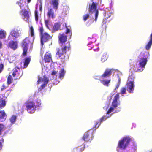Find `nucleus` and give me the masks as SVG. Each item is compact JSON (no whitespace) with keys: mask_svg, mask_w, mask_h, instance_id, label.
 Wrapping results in <instances>:
<instances>
[{"mask_svg":"<svg viewBox=\"0 0 152 152\" xmlns=\"http://www.w3.org/2000/svg\"><path fill=\"white\" fill-rule=\"evenodd\" d=\"M45 23L47 28L50 29L49 26L50 25V22L49 20H45Z\"/></svg>","mask_w":152,"mask_h":152,"instance_id":"nucleus-36","label":"nucleus"},{"mask_svg":"<svg viewBox=\"0 0 152 152\" xmlns=\"http://www.w3.org/2000/svg\"><path fill=\"white\" fill-rule=\"evenodd\" d=\"M149 55L148 52L145 53L144 56L141 54L139 56L138 61L134 63L131 67L132 72V70L137 72L142 71L145 68L147 61V57Z\"/></svg>","mask_w":152,"mask_h":152,"instance_id":"nucleus-1","label":"nucleus"},{"mask_svg":"<svg viewBox=\"0 0 152 152\" xmlns=\"http://www.w3.org/2000/svg\"><path fill=\"white\" fill-rule=\"evenodd\" d=\"M17 117L16 115H13L9 119V121L11 123V125L14 124L16 120Z\"/></svg>","mask_w":152,"mask_h":152,"instance_id":"nucleus-28","label":"nucleus"},{"mask_svg":"<svg viewBox=\"0 0 152 152\" xmlns=\"http://www.w3.org/2000/svg\"><path fill=\"white\" fill-rule=\"evenodd\" d=\"M30 58L29 57H28L26 58L24 62V68H26L28 66L30 61Z\"/></svg>","mask_w":152,"mask_h":152,"instance_id":"nucleus-30","label":"nucleus"},{"mask_svg":"<svg viewBox=\"0 0 152 152\" xmlns=\"http://www.w3.org/2000/svg\"><path fill=\"white\" fill-rule=\"evenodd\" d=\"M44 59L45 62H50L51 60V55L50 53L47 52L44 56Z\"/></svg>","mask_w":152,"mask_h":152,"instance_id":"nucleus-22","label":"nucleus"},{"mask_svg":"<svg viewBox=\"0 0 152 152\" xmlns=\"http://www.w3.org/2000/svg\"><path fill=\"white\" fill-rule=\"evenodd\" d=\"M113 94H110V99H111V97L113 95Z\"/></svg>","mask_w":152,"mask_h":152,"instance_id":"nucleus-51","label":"nucleus"},{"mask_svg":"<svg viewBox=\"0 0 152 152\" xmlns=\"http://www.w3.org/2000/svg\"><path fill=\"white\" fill-rule=\"evenodd\" d=\"M151 34H152V33H151Z\"/></svg>","mask_w":152,"mask_h":152,"instance_id":"nucleus-55","label":"nucleus"},{"mask_svg":"<svg viewBox=\"0 0 152 152\" xmlns=\"http://www.w3.org/2000/svg\"><path fill=\"white\" fill-rule=\"evenodd\" d=\"M61 25L59 23V22L55 23L53 27V30L54 31H56L59 29L61 30L65 27H66V23H64L62 25V27L61 26Z\"/></svg>","mask_w":152,"mask_h":152,"instance_id":"nucleus-16","label":"nucleus"},{"mask_svg":"<svg viewBox=\"0 0 152 152\" xmlns=\"http://www.w3.org/2000/svg\"><path fill=\"white\" fill-rule=\"evenodd\" d=\"M42 49L41 48V52H40V54H41V55L42 56L43 54V53L42 52Z\"/></svg>","mask_w":152,"mask_h":152,"instance_id":"nucleus-47","label":"nucleus"},{"mask_svg":"<svg viewBox=\"0 0 152 152\" xmlns=\"http://www.w3.org/2000/svg\"><path fill=\"white\" fill-rule=\"evenodd\" d=\"M4 140L2 138H1L0 140V151L2 149V145L1 143L3 142Z\"/></svg>","mask_w":152,"mask_h":152,"instance_id":"nucleus-40","label":"nucleus"},{"mask_svg":"<svg viewBox=\"0 0 152 152\" xmlns=\"http://www.w3.org/2000/svg\"><path fill=\"white\" fill-rule=\"evenodd\" d=\"M5 113L4 111H0V122H2L5 120Z\"/></svg>","mask_w":152,"mask_h":152,"instance_id":"nucleus-27","label":"nucleus"},{"mask_svg":"<svg viewBox=\"0 0 152 152\" xmlns=\"http://www.w3.org/2000/svg\"><path fill=\"white\" fill-rule=\"evenodd\" d=\"M12 80L11 75H10L7 79V83L8 85H10L12 83Z\"/></svg>","mask_w":152,"mask_h":152,"instance_id":"nucleus-34","label":"nucleus"},{"mask_svg":"<svg viewBox=\"0 0 152 152\" xmlns=\"http://www.w3.org/2000/svg\"><path fill=\"white\" fill-rule=\"evenodd\" d=\"M66 73V71L63 68L60 69L58 71V74L55 71H53L51 74L53 79H56L57 76L58 75V77L60 79H62L64 77Z\"/></svg>","mask_w":152,"mask_h":152,"instance_id":"nucleus-12","label":"nucleus"},{"mask_svg":"<svg viewBox=\"0 0 152 152\" xmlns=\"http://www.w3.org/2000/svg\"><path fill=\"white\" fill-rule=\"evenodd\" d=\"M119 98V96L118 94L114 96L112 102V107H110L109 109L106 114V115H104L102 117L99 121H94L95 127V128H98L101 122L111 116L112 114H110V113L113 111L114 108L116 107L120 104L119 102L118 101Z\"/></svg>","mask_w":152,"mask_h":152,"instance_id":"nucleus-2","label":"nucleus"},{"mask_svg":"<svg viewBox=\"0 0 152 152\" xmlns=\"http://www.w3.org/2000/svg\"><path fill=\"white\" fill-rule=\"evenodd\" d=\"M2 47V42L0 41V49H1Z\"/></svg>","mask_w":152,"mask_h":152,"instance_id":"nucleus-43","label":"nucleus"},{"mask_svg":"<svg viewBox=\"0 0 152 152\" xmlns=\"http://www.w3.org/2000/svg\"><path fill=\"white\" fill-rule=\"evenodd\" d=\"M40 32H41V35L42 34H43L42 33V31H43V28H40Z\"/></svg>","mask_w":152,"mask_h":152,"instance_id":"nucleus-45","label":"nucleus"},{"mask_svg":"<svg viewBox=\"0 0 152 152\" xmlns=\"http://www.w3.org/2000/svg\"><path fill=\"white\" fill-rule=\"evenodd\" d=\"M70 30L68 28H66V34H60L58 36L59 42L60 43H64L67 39V37L66 34L69 33Z\"/></svg>","mask_w":152,"mask_h":152,"instance_id":"nucleus-14","label":"nucleus"},{"mask_svg":"<svg viewBox=\"0 0 152 152\" xmlns=\"http://www.w3.org/2000/svg\"><path fill=\"white\" fill-rule=\"evenodd\" d=\"M69 8L68 7L65 6L64 7L63 9V13L65 15H66L68 13Z\"/></svg>","mask_w":152,"mask_h":152,"instance_id":"nucleus-35","label":"nucleus"},{"mask_svg":"<svg viewBox=\"0 0 152 152\" xmlns=\"http://www.w3.org/2000/svg\"><path fill=\"white\" fill-rule=\"evenodd\" d=\"M108 57V56L107 53H104L102 56L101 61L102 62H104L107 59Z\"/></svg>","mask_w":152,"mask_h":152,"instance_id":"nucleus-26","label":"nucleus"},{"mask_svg":"<svg viewBox=\"0 0 152 152\" xmlns=\"http://www.w3.org/2000/svg\"><path fill=\"white\" fill-rule=\"evenodd\" d=\"M35 20L37 22L38 21V11L37 10H35Z\"/></svg>","mask_w":152,"mask_h":152,"instance_id":"nucleus-37","label":"nucleus"},{"mask_svg":"<svg viewBox=\"0 0 152 152\" xmlns=\"http://www.w3.org/2000/svg\"><path fill=\"white\" fill-rule=\"evenodd\" d=\"M83 150H84V149H83L82 150H81V151H83Z\"/></svg>","mask_w":152,"mask_h":152,"instance_id":"nucleus-54","label":"nucleus"},{"mask_svg":"<svg viewBox=\"0 0 152 152\" xmlns=\"http://www.w3.org/2000/svg\"><path fill=\"white\" fill-rule=\"evenodd\" d=\"M93 137L92 132L90 130L85 133L83 139L85 141L88 142L92 140Z\"/></svg>","mask_w":152,"mask_h":152,"instance_id":"nucleus-15","label":"nucleus"},{"mask_svg":"<svg viewBox=\"0 0 152 152\" xmlns=\"http://www.w3.org/2000/svg\"><path fill=\"white\" fill-rule=\"evenodd\" d=\"M29 35H31V38L30 39L29 38L27 37L22 42V47L23 49V55L24 56H26L27 54L29 43L30 42L32 43L34 39V31L32 26L30 27Z\"/></svg>","mask_w":152,"mask_h":152,"instance_id":"nucleus-6","label":"nucleus"},{"mask_svg":"<svg viewBox=\"0 0 152 152\" xmlns=\"http://www.w3.org/2000/svg\"><path fill=\"white\" fill-rule=\"evenodd\" d=\"M137 148V145L136 143H134L133 147L132 148H130L128 150V152H136V150Z\"/></svg>","mask_w":152,"mask_h":152,"instance_id":"nucleus-29","label":"nucleus"},{"mask_svg":"<svg viewBox=\"0 0 152 152\" xmlns=\"http://www.w3.org/2000/svg\"><path fill=\"white\" fill-rule=\"evenodd\" d=\"M126 88L124 87L122 88L121 89L120 92L118 93L117 94H118L119 95V94H121L123 96V94L126 93Z\"/></svg>","mask_w":152,"mask_h":152,"instance_id":"nucleus-33","label":"nucleus"},{"mask_svg":"<svg viewBox=\"0 0 152 152\" xmlns=\"http://www.w3.org/2000/svg\"><path fill=\"white\" fill-rule=\"evenodd\" d=\"M108 107V104H107V107H103V108H104V109L106 110L107 109V108Z\"/></svg>","mask_w":152,"mask_h":152,"instance_id":"nucleus-46","label":"nucleus"},{"mask_svg":"<svg viewBox=\"0 0 152 152\" xmlns=\"http://www.w3.org/2000/svg\"><path fill=\"white\" fill-rule=\"evenodd\" d=\"M6 104V102L5 99L2 98L0 99V108L4 107Z\"/></svg>","mask_w":152,"mask_h":152,"instance_id":"nucleus-31","label":"nucleus"},{"mask_svg":"<svg viewBox=\"0 0 152 152\" xmlns=\"http://www.w3.org/2000/svg\"><path fill=\"white\" fill-rule=\"evenodd\" d=\"M150 40L149 41L147 45L145 46V48L147 50H149L150 48H151V46L152 45V34H151L150 37Z\"/></svg>","mask_w":152,"mask_h":152,"instance_id":"nucleus-24","label":"nucleus"},{"mask_svg":"<svg viewBox=\"0 0 152 152\" xmlns=\"http://www.w3.org/2000/svg\"><path fill=\"white\" fill-rule=\"evenodd\" d=\"M50 38V36L47 33H45L43 34H42L41 38V43L42 46H43L44 42H46Z\"/></svg>","mask_w":152,"mask_h":152,"instance_id":"nucleus-17","label":"nucleus"},{"mask_svg":"<svg viewBox=\"0 0 152 152\" xmlns=\"http://www.w3.org/2000/svg\"><path fill=\"white\" fill-rule=\"evenodd\" d=\"M118 152H128V150H126L125 149H121L120 151H119Z\"/></svg>","mask_w":152,"mask_h":152,"instance_id":"nucleus-42","label":"nucleus"},{"mask_svg":"<svg viewBox=\"0 0 152 152\" xmlns=\"http://www.w3.org/2000/svg\"><path fill=\"white\" fill-rule=\"evenodd\" d=\"M27 111L30 113H34L36 109H39L42 105L40 99H37L34 102L27 101L25 104Z\"/></svg>","mask_w":152,"mask_h":152,"instance_id":"nucleus-4","label":"nucleus"},{"mask_svg":"<svg viewBox=\"0 0 152 152\" xmlns=\"http://www.w3.org/2000/svg\"><path fill=\"white\" fill-rule=\"evenodd\" d=\"M17 42L16 41H11L9 43V47L12 49L15 50L17 48Z\"/></svg>","mask_w":152,"mask_h":152,"instance_id":"nucleus-21","label":"nucleus"},{"mask_svg":"<svg viewBox=\"0 0 152 152\" xmlns=\"http://www.w3.org/2000/svg\"><path fill=\"white\" fill-rule=\"evenodd\" d=\"M3 88H1V91H3V90L4 89V88H5V87L4 86H2Z\"/></svg>","mask_w":152,"mask_h":152,"instance_id":"nucleus-49","label":"nucleus"},{"mask_svg":"<svg viewBox=\"0 0 152 152\" xmlns=\"http://www.w3.org/2000/svg\"><path fill=\"white\" fill-rule=\"evenodd\" d=\"M52 4L53 8L55 10H57L58 9V0H52Z\"/></svg>","mask_w":152,"mask_h":152,"instance_id":"nucleus-25","label":"nucleus"},{"mask_svg":"<svg viewBox=\"0 0 152 152\" xmlns=\"http://www.w3.org/2000/svg\"><path fill=\"white\" fill-rule=\"evenodd\" d=\"M130 141H134V139L131 136H126L123 137L118 142L117 149L119 148L121 149H125Z\"/></svg>","mask_w":152,"mask_h":152,"instance_id":"nucleus-8","label":"nucleus"},{"mask_svg":"<svg viewBox=\"0 0 152 152\" xmlns=\"http://www.w3.org/2000/svg\"><path fill=\"white\" fill-rule=\"evenodd\" d=\"M59 23H60V24H61V27H62V25L63 24H64V23H63H63H61V22H59Z\"/></svg>","mask_w":152,"mask_h":152,"instance_id":"nucleus-48","label":"nucleus"},{"mask_svg":"<svg viewBox=\"0 0 152 152\" xmlns=\"http://www.w3.org/2000/svg\"><path fill=\"white\" fill-rule=\"evenodd\" d=\"M66 46H65L63 48H58L57 50V52L56 55L58 56L59 57H60L61 56L66 53Z\"/></svg>","mask_w":152,"mask_h":152,"instance_id":"nucleus-19","label":"nucleus"},{"mask_svg":"<svg viewBox=\"0 0 152 152\" xmlns=\"http://www.w3.org/2000/svg\"><path fill=\"white\" fill-rule=\"evenodd\" d=\"M20 8L21 10L20 14L23 19L27 22H28L30 19L28 14V6L26 5L25 0H20L16 2Z\"/></svg>","mask_w":152,"mask_h":152,"instance_id":"nucleus-5","label":"nucleus"},{"mask_svg":"<svg viewBox=\"0 0 152 152\" xmlns=\"http://www.w3.org/2000/svg\"><path fill=\"white\" fill-rule=\"evenodd\" d=\"M92 38L93 40H92V41H91V37L88 38V41H90V42H94L95 41H96V39L95 38H94L93 37H92Z\"/></svg>","mask_w":152,"mask_h":152,"instance_id":"nucleus-39","label":"nucleus"},{"mask_svg":"<svg viewBox=\"0 0 152 152\" xmlns=\"http://www.w3.org/2000/svg\"><path fill=\"white\" fill-rule=\"evenodd\" d=\"M134 75L132 73L131 75H130L128 78V80L127 81L126 86L127 91L130 93H133L134 90L135 84L134 79Z\"/></svg>","mask_w":152,"mask_h":152,"instance_id":"nucleus-7","label":"nucleus"},{"mask_svg":"<svg viewBox=\"0 0 152 152\" xmlns=\"http://www.w3.org/2000/svg\"><path fill=\"white\" fill-rule=\"evenodd\" d=\"M48 79L46 76H44L42 78L39 76L37 83L38 84H42V85L40 87L38 88V91H41L42 89L45 88L48 83Z\"/></svg>","mask_w":152,"mask_h":152,"instance_id":"nucleus-11","label":"nucleus"},{"mask_svg":"<svg viewBox=\"0 0 152 152\" xmlns=\"http://www.w3.org/2000/svg\"><path fill=\"white\" fill-rule=\"evenodd\" d=\"M31 0H27V1L28 3H30V2Z\"/></svg>","mask_w":152,"mask_h":152,"instance_id":"nucleus-52","label":"nucleus"},{"mask_svg":"<svg viewBox=\"0 0 152 152\" xmlns=\"http://www.w3.org/2000/svg\"><path fill=\"white\" fill-rule=\"evenodd\" d=\"M89 15L88 14H86L84 15L83 16V20L84 21H86V20L87 19L89 18Z\"/></svg>","mask_w":152,"mask_h":152,"instance_id":"nucleus-38","label":"nucleus"},{"mask_svg":"<svg viewBox=\"0 0 152 152\" xmlns=\"http://www.w3.org/2000/svg\"><path fill=\"white\" fill-rule=\"evenodd\" d=\"M118 83L116 84V88L113 90V92L114 93V94H115V93H116L117 92V91L116 90V89H117L118 88V87L119 86L120 82H121V79L119 77L118 78Z\"/></svg>","mask_w":152,"mask_h":152,"instance_id":"nucleus-32","label":"nucleus"},{"mask_svg":"<svg viewBox=\"0 0 152 152\" xmlns=\"http://www.w3.org/2000/svg\"><path fill=\"white\" fill-rule=\"evenodd\" d=\"M79 149V148H77H77H76V149H77V150H78Z\"/></svg>","mask_w":152,"mask_h":152,"instance_id":"nucleus-53","label":"nucleus"},{"mask_svg":"<svg viewBox=\"0 0 152 152\" xmlns=\"http://www.w3.org/2000/svg\"><path fill=\"white\" fill-rule=\"evenodd\" d=\"M21 31L18 28H14L12 29L11 31L10 35L8 37V40H15L16 39L18 38L21 36Z\"/></svg>","mask_w":152,"mask_h":152,"instance_id":"nucleus-10","label":"nucleus"},{"mask_svg":"<svg viewBox=\"0 0 152 152\" xmlns=\"http://www.w3.org/2000/svg\"><path fill=\"white\" fill-rule=\"evenodd\" d=\"M6 35V31L3 29H0V39L5 38Z\"/></svg>","mask_w":152,"mask_h":152,"instance_id":"nucleus-23","label":"nucleus"},{"mask_svg":"<svg viewBox=\"0 0 152 152\" xmlns=\"http://www.w3.org/2000/svg\"><path fill=\"white\" fill-rule=\"evenodd\" d=\"M3 65L2 64H0V73L1 72L2 70H3Z\"/></svg>","mask_w":152,"mask_h":152,"instance_id":"nucleus-41","label":"nucleus"},{"mask_svg":"<svg viewBox=\"0 0 152 152\" xmlns=\"http://www.w3.org/2000/svg\"><path fill=\"white\" fill-rule=\"evenodd\" d=\"M117 71V70L107 69L101 76H95L94 77L95 79H99L104 86H108L111 80L109 77L112 75V73H114Z\"/></svg>","mask_w":152,"mask_h":152,"instance_id":"nucleus-3","label":"nucleus"},{"mask_svg":"<svg viewBox=\"0 0 152 152\" xmlns=\"http://www.w3.org/2000/svg\"><path fill=\"white\" fill-rule=\"evenodd\" d=\"M20 72V71L19 68L18 67H15L13 70L12 75L13 77H15V79L20 78V77L22 76V75H21V76H20V77H19Z\"/></svg>","mask_w":152,"mask_h":152,"instance_id":"nucleus-18","label":"nucleus"},{"mask_svg":"<svg viewBox=\"0 0 152 152\" xmlns=\"http://www.w3.org/2000/svg\"><path fill=\"white\" fill-rule=\"evenodd\" d=\"M89 12L91 13L93 20L95 18V20L96 21L98 15V11L96 10V3L93 2L91 4H89Z\"/></svg>","mask_w":152,"mask_h":152,"instance_id":"nucleus-9","label":"nucleus"},{"mask_svg":"<svg viewBox=\"0 0 152 152\" xmlns=\"http://www.w3.org/2000/svg\"><path fill=\"white\" fill-rule=\"evenodd\" d=\"M39 9L40 11H41L42 10V6L41 4L39 5Z\"/></svg>","mask_w":152,"mask_h":152,"instance_id":"nucleus-44","label":"nucleus"},{"mask_svg":"<svg viewBox=\"0 0 152 152\" xmlns=\"http://www.w3.org/2000/svg\"><path fill=\"white\" fill-rule=\"evenodd\" d=\"M47 15L49 18L54 19L55 18L56 15L54 12L53 10L52 9H50L48 10Z\"/></svg>","mask_w":152,"mask_h":152,"instance_id":"nucleus-20","label":"nucleus"},{"mask_svg":"<svg viewBox=\"0 0 152 152\" xmlns=\"http://www.w3.org/2000/svg\"><path fill=\"white\" fill-rule=\"evenodd\" d=\"M118 110L116 111V112H119V111H120L121 110V108H118Z\"/></svg>","mask_w":152,"mask_h":152,"instance_id":"nucleus-50","label":"nucleus"},{"mask_svg":"<svg viewBox=\"0 0 152 152\" xmlns=\"http://www.w3.org/2000/svg\"><path fill=\"white\" fill-rule=\"evenodd\" d=\"M110 8H107L104 10L105 13L104 14V18L103 19L104 23H105L106 21L109 22L110 20V19L107 20L108 18L110 17L112 14V12H111V10H110Z\"/></svg>","mask_w":152,"mask_h":152,"instance_id":"nucleus-13","label":"nucleus"}]
</instances>
